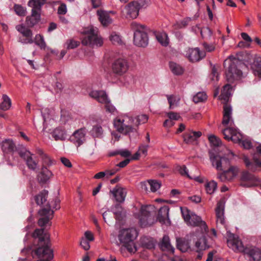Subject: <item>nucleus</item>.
<instances>
[{
  "label": "nucleus",
  "mask_w": 261,
  "mask_h": 261,
  "mask_svg": "<svg viewBox=\"0 0 261 261\" xmlns=\"http://www.w3.org/2000/svg\"><path fill=\"white\" fill-rule=\"evenodd\" d=\"M34 239H38V247L34 253L40 259L37 261H50L54 257L53 250L50 248L48 235L44 233V228L36 229L32 234Z\"/></svg>",
  "instance_id": "f257e3e1"
},
{
  "label": "nucleus",
  "mask_w": 261,
  "mask_h": 261,
  "mask_svg": "<svg viewBox=\"0 0 261 261\" xmlns=\"http://www.w3.org/2000/svg\"><path fill=\"white\" fill-rule=\"evenodd\" d=\"M48 194V191L43 190L34 197L36 204L42 207L38 212L41 217L39 219L38 223L41 227L47 224L53 217L54 212L51 210L50 204L47 200Z\"/></svg>",
  "instance_id": "f03ea898"
},
{
  "label": "nucleus",
  "mask_w": 261,
  "mask_h": 261,
  "mask_svg": "<svg viewBox=\"0 0 261 261\" xmlns=\"http://www.w3.org/2000/svg\"><path fill=\"white\" fill-rule=\"evenodd\" d=\"M224 66L226 68V78L228 82L233 83L235 80H240L242 77L241 69L245 66L242 61L237 58L225 60Z\"/></svg>",
  "instance_id": "7ed1b4c3"
},
{
  "label": "nucleus",
  "mask_w": 261,
  "mask_h": 261,
  "mask_svg": "<svg viewBox=\"0 0 261 261\" xmlns=\"http://www.w3.org/2000/svg\"><path fill=\"white\" fill-rule=\"evenodd\" d=\"M227 243L228 246L235 247L237 250L242 251L247 254L250 257V261H259L261 259L260 249L253 246L244 247L242 242L234 236L230 237Z\"/></svg>",
  "instance_id": "20e7f679"
},
{
  "label": "nucleus",
  "mask_w": 261,
  "mask_h": 261,
  "mask_svg": "<svg viewBox=\"0 0 261 261\" xmlns=\"http://www.w3.org/2000/svg\"><path fill=\"white\" fill-rule=\"evenodd\" d=\"M130 28L134 31V44L139 47H146L148 43L146 27L133 21L130 24Z\"/></svg>",
  "instance_id": "39448f33"
},
{
  "label": "nucleus",
  "mask_w": 261,
  "mask_h": 261,
  "mask_svg": "<svg viewBox=\"0 0 261 261\" xmlns=\"http://www.w3.org/2000/svg\"><path fill=\"white\" fill-rule=\"evenodd\" d=\"M82 43L84 45L91 47L100 46L103 44L101 38L98 35V29L91 27L87 28L84 32Z\"/></svg>",
  "instance_id": "423d86ee"
},
{
  "label": "nucleus",
  "mask_w": 261,
  "mask_h": 261,
  "mask_svg": "<svg viewBox=\"0 0 261 261\" xmlns=\"http://www.w3.org/2000/svg\"><path fill=\"white\" fill-rule=\"evenodd\" d=\"M136 236V230L131 228L121 230L118 238L120 242L123 244V246L127 249L128 251L135 252L137 249L134 243V240Z\"/></svg>",
  "instance_id": "0eeeda50"
},
{
  "label": "nucleus",
  "mask_w": 261,
  "mask_h": 261,
  "mask_svg": "<svg viewBox=\"0 0 261 261\" xmlns=\"http://www.w3.org/2000/svg\"><path fill=\"white\" fill-rule=\"evenodd\" d=\"M128 68L129 64L127 60L123 58L116 59L112 65V72L108 74V80L114 82L118 76L126 73Z\"/></svg>",
  "instance_id": "6e6552de"
},
{
  "label": "nucleus",
  "mask_w": 261,
  "mask_h": 261,
  "mask_svg": "<svg viewBox=\"0 0 261 261\" xmlns=\"http://www.w3.org/2000/svg\"><path fill=\"white\" fill-rule=\"evenodd\" d=\"M45 2L46 0H31L29 2V5L32 7L31 16L27 17V24L29 26L33 27L39 21L41 7Z\"/></svg>",
  "instance_id": "1a4fd4ad"
},
{
  "label": "nucleus",
  "mask_w": 261,
  "mask_h": 261,
  "mask_svg": "<svg viewBox=\"0 0 261 261\" xmlns=\"http://www.w3.org/2000/svg\"><path fill=\"white\" fill-rule=\"evenodd\" d=\"M149 0H135L125 6L127 17L135 19L139 15V10L146 8L149 5Z\"/></svg>",
  "instance_id": "9d476101"
},
{
  "label": "nucleus",
  "mask_w": 261,
  "mask_h": 261,
  "mask_svg": "<svg viewBox=\"0 0 261 261\" xmlns=\"http://www.w3.org/2000/svg\"><path fill=\"white\" fill-rule=\"evenodd\" d=\"M89 94L91 97L96 99L99 102L104 104L107 112L114 113L116 111L115 107L111 103L105 91L93 90Z\"/></svg>",
  "instance_id": "9b49d317"
},
{
  "label": "nucleus",
  "mask_w": 261,
  "mask_h": 261,
  "mask_svg": "<svg viewBox=\"0 0 261 261\" xmlns=\"http://www.w3.org/2000/svg\"><path fill=\"white\" fill-rule=\"evenodd\" d=\"M260 183L259 178L247 170H244L241 173L240 185L244 187L256 186Z\"/></svg>",
  "instance_id": "f8f14e48"
},
{
  "label": "nucleus",
  "mask_w": 261,
  "mask_h": 261,
  "mask_svg": "<svg viewBox=\"0 0 261 261\" xmlns=\"http://www.w3.org/2000/svg\"><path fill=\"white\" fill-rule=\"evenodd\" d=\"M16 29L22 34L19 38V41L23 44H31L34 42L32 31L23 25H17Z\"/></svg>",
  "instance_id": "ddd939ff"
},
{
  "label": "nucleus",
  "mask_w": 261,
  "mask_h": 261,
  "mask_svg": "<svg viewBox=\"0 0 261 261\" xmlns=\"http://www.w3.org/2000/svg\"><path fill=\"white\" fill-rule=\"evenodd\" d=\"M154 210V207L152 205L142 206L140 210L141 215L139 222L141 227H145L148 224V219L151 216V213Z\"/></svg>",
  "instance_id": "4468645a"
},
{
  "label": "nucleus",
  "mask_w": 261,
  "mask_h": 261,
  "mask_svg": "<svg viewBox=\"0 0 261 261\" xmlns=\"http://www.w3.org/2000/svg\"><path fill=\"white\" fill-rule=\"evenodd\" d=\"M209 156L213 166H215L218 170H222L223 164L229 163L227 158L221 157L212 150L209 151Z\"/></svg>",
  "instance_id": "2eb2a0df"
},
{
  "label": "nucleus",
  "mask_w": 261,
  "mask_h": 261,
  "mask_svg": "<svg viewBox=\"0 0 261 261\" xmlns=\"http://www.w3.org/2000/svg\"><path fill=\"white\" fill-rule=\"evenodd\" d=\"M239 168L237 166H230L229 168L222 173L218 174L220 181L225 182L233 179L238 174Z\"/></svg>",
  "instance_id": "dca6fc26"
},
{
  "label": "nucleus",
  "mask_w": 261,
  "mask_h": 261,
  "mask_svg": "<svg viewBox=\"0 0 261 261\" xmlns=\"http://www.w3.org/2000/svg\"><path fill=\"white\" fill-rule=\"evenodd\" d=\"M186 52V56L192 62H197L205 56V53L200 51L197 47L194 48H189Z\"/></svg>",
  "instance_id": "f3484780"
},
{
  "label": "nucleus",
  "mask_w": 261,
  "mask_h": 261,
  "mask_svg": "<svg viewBox=\"0 0 261 261\" xmlns=\"http://www.w3.org/2000/svg\"><path fill=\"white\" fill-rule=\"evenodd\" d=\"M243 160L248 169L252 172H255L258 167H261V160L255 156L253 158V161H251L247 156H244Z\"/></svg>",
  "instance_id": "a211bd4d"
},
{
  "label": "nucleus",
  "mask_w": 261,
  "mask_h": 261,
  "mask_svg": "<svg viewBox=\"0 0 261 261\" xmlns=\"http://www.w3.org/2000/svg\"><path fill=\"white\" fill-rule=\"evenodd\" d=\"M188 224L192 226H199L201 229L202 233L207 232L208 229L205 222L203 221L199 216H198L195 214H192L191 218L188 223Z\"/></svg>",
  "instance_id": "6ab92c4d"
},
{
  "label": "nucleus",
  "mask_w": 261,
  "mask_h": 261,
  "mask_svg": "<svg viewBox=\"0 0 261 261\" xmlns=\"http://www.w3.org/2000/svg\"><path fill=\"white\" fill-rule=\"evenodd\" d=\"M86 132L84 128H81L76 130L70 137L71 141L77 146L82 145L85 141Z\"/></svg>",
  "instance_id": "aec40b11"
},
{
  "label": "nucleus",
  "mask_w": 261,
  "mask_h": 261,
  "mask_svg": "<svg viewBox=\"0 0 261 261\" xmlns=\"http://www.w3.org/2000/svg\"><path fill=\"white\" fill-rule=\"evenodd\" d=\"M114 125L119 132L125 135L127 134L129 132H133L135 129V128L131 126L124 124L123 121H121L120 119L115 120L114 121Z\"/></svg>",
  "instance_id": "412c9836"
},
{
  "label": "nucleus",
  "mask_w": 261,
  "mask_h": 261,
  "mask_svg": "<svg viewBox=\"0 0 261 261\" xmlns=\"http://www.w3.org/2000/svg\"><path fill=\"white\" fill-rule=\"evenodd\" d=\"M97 15L99 21L103 26H108L112 23V19L109 15V13L105 10L99 9L97 11Z\"/></svg>",
  "instance_id": "4be33fe9"
},
{
  "label": "nucleus",
  "mask_w": 261,
  "mask_h": 261,
  "mask_svg": "<svg viewBox=\"0 0 261 261\" xmlns=\"http://www.w3.org/2000/svg\"><path fill=\"white\" fill-rule=\"evenodd\" d=\"M224 205L223 202L219 201L218 202L216 208V215L217 218V223H219L223 225L224 224Z\"/></svg>",
  "instance_id": "5701e85b"
},
{
  "label": "nucleus",
  "mask_w": 261,
  "mask_h": 261,
  "mask_svg": "<svg viewBox=\"0 0 261 261\" xmlns=\"http://www.w3.org/2000/svg\"><path fill=\"white\" fill-rule=\"evenodd\" d=\"M111 192L113 193L117 201L119 202L124 201L126 194L125 189L117 185Z\"/></svg>",
  "instance_id": "b1692460"
},
{
  "label": "nucleus",
  "mask_w": 261,
  "mask_h": 261,
  "mask_svg": "<svg viewBox=\"0 0 261 261\" xmlns=\"http://www.w3.org/2000/svg\"><path fill=\"white\" fill-rule=\"evenodd\" d=\"M202 135L201 132H194L186 133L183 135L184 142L187 144L193 143Z\"/></svg>",
  "instance_id": "393cba45"
},
{
  "label": "nucleus",
  "mask_w": 261,
  "mask_h": 261,
  "mask_svg": "<svg viewBox=\"0 0 261 261\" xmlns=\"http://www.w3.org/2000/svg\"><path fill=\"white\" fill-rule=\"evenodd\" d=\"M169 208L168 206L161 207L158 212L157 220L161 223H165L166 220H169Z\"/></svg>",
  "instance_id": "a878e982"
},
{
  "label": "nucleus",
  "mask_w": 261,
  "mask_h": 261,
  "mask_svg": "<svg viewBox=\"0 0 261 261\" xmlns=\"http://www.w3.org/2000/svg\"><path fill=\"white\" fill-rule=\"evenodd\" d=\"M16 146L12 140L6 139L2 142V149L6 153H11L16 150Z\"/></svg>",
  "instance_id": "bb28decb"
},
{
  "label": "nucleus",
  "mask_w": 261,
  "mask_h": 261,
  "mask_svg": "<svg viewBox=\"0 0 261 261\" xmlns=\"http://www.w3.org/2000/svg\"><path fill=\"white\" fill-rule=\"evenodd\" d=\"M232 109L231 107L226 102L223 106V118L222 123L223 125H227L231 118Z\"/></svg>",
  "instance_id": "cd10ccee"
},
{
  "label": "nucleus",
  "mask_w": 261,
  "mask_h": 261,
  "mask_svg": "<svg viewBox=\"0 0 261 261\" xmlns=\"http://www.w3.org/2000/svg\"><path fill=\"white\" fill-rule=\"evenodd\" d=\"M52 136L55 140H64L67 138L66 131L62 127L56 128L52 133Z\"/></svg>",
  "instance_id": "c85d7f7f"
},
{
  "label": "nucleus",
  "mask_w": 261,
  "mask_h": 261,
  "mask_svg": "<svg viewBox=\"0 0 261 261\" xmlns=\"http://www.w3.org/2000/svg\"><path fill=\"white\" fill-rule=\"evenodd\" d=\"M159 247L162 251H167L173 252V248L172 247L169 238L167 236H164L162 241L159 244Z\"/></svg>",
  "instance_id": "c756f323"
},
{
  "label": "nucleus",
  "mask_w": 261,
  "mask_h": 261,
  "mask_svg": "<svg viewBox=\"0 0 261 261\" xmlns=\"http://www.w3.org/2000/svg\"><path fill=\"white\" fill-rule=\"evenodd\" d=\"M36 152L39 155L42 160V167H46V166H50L51 164V160L49 157L44 152L42 149L37 148Z\"/></svg>",
  "instance_id": "7c9ffc66"
},
{
  "label": "nucleus",
  "mask_w": 261,
  "mask_h": 261,
  "mask_svg": "<svg viewBox=\"0 0 261 261\" xmlns=\"http://www.w3.org/2000/svg\"><path fill=\"white\" fill-rule=\"evenodd\" d=\"M51 175V172L46 167H42L40 173L37 176L38 179L40 182L45 183Z\"/></svg>",
  "instance_id": "2f4dec72"
},
{
  "label": "nucleus",
  "mask_w": 261,
  "mask_h": 261,
  "mask_svg": "<svg viewBox=\"0 0 261 261\" xmlns=\"http://www.w3.org/2000/svg\"><path fill=\"white\" fill-rule=\"evenodd\" d=\"M3 101L0 104V109L3 111H7L9 110L11 106V100L10 97L4 94L2 97Z\"/></svg>",
  "instance_id": "473e14b6"
},
{
  "label": "nucleus",
  "mask_w": 261,
  "mask_h": 261,
  "mask_svg": "<svg viewBox=\"0 0 261 261\" xmlns=\"http://www.w3.org/2000/svg\"><path fill=\"white\" fill-rule=\"evenodd\" d=\"M177 247L182 252H186L190 248L188 242L184 239L178 238L176 240Z\"/></svg>",
  "instance_id": "72a5a7b5"
},
{
  "label": "nucleus",
  "mask_w": 261,
  "mask_h": 261,
  "mask_svg": "<svg viewBox=\"0 0 261 261\" xmlns=\"http://www.w3.org/2000/svg\"><path fill=\"white\" fill-rule=\"evenodd\" d=\"M169 67L171 71L175 75H180L184 72L183 68L176 63L170 62Z\"/></svg>",
  "instance_id": "f704fd0d"
},
{
  "label": "nucleus",
  "mask_w": 261,
  "mask_h": 261,
  "mask_svg": "<svg viewBox=\"0 0 261 261\" xmlns=\"http://www.w3.org/2000/svg\"><path fill=\"white\" fill-rule=\"evenodd\" d=\"M158 41L164 46H166L169 44V38L166 33H161L156 36Z\"/></svg>",
  "instance_id": "c9c22d12"
},
{
  "label": "nucleus",
  "mask_w": 261,
  "mask_h": 261,
  "mask_svg": "<svg viewBox=\"0 0 261 261\" xmlns=\"http://www.w3.org/2000/svg\"><path fill=\"white\" fill-rule=\"evenodd\" d=\"M191 21L190 17H186L181 21H176L173 25L174 29H181L186 28Z\"/></svg>",
  "instance_id": "e433bc0d"
},
{
  "label": "nucleus",
  "mask_w": 261,
  "mask_h": 261,
  "mask_svg": "<svg viewBox=\"0 0 261 261\" xmlns=\"http://www.w3.org/2000/svg\"><path fill=\"white\" fill-rule=\"evenodd\" d=\"M231 86L229 84H226L223 87L222 93L221 94V98L227 101L230 95Z\"/></svg>",
  "instance_id": "4c0bfd02"
},
{
  "label": "nucleus",
  "mask_w": 261,
  "mask_h": 261,
  "mask_svg": "<svg viewBox=\"0 0 261 261\" xmlns=\"http://www.w3.org/2000/svg\"><path fill=\"white\" fill-rule=\"evenodd\" d=\"M195 247L197 248V252L206 249L205 240L203 235L196 242Z\"/></svg>",
  "instance_id": "58836bf2"
},
{
  "label": "nucleus",
  "mask_w": 261,
  "mask_h": 261,
  "mask_svg": "<svg viewBox=\"0 0 261 261\" xmlns=\"http://www.w3.org/2000/svg\"><path fill=\"white\" fill-rule=\"evenodd\" d=\"M217 187V184L214 180H212L207 182L205 185V190L206 191V193L209 194H213L216 190Z\"/></svg>",
  "instance_id": "ea45409f"
},
{
  "label": "nucleus",
  "mask_w": 261,
  "mask_h": 261,
  "mask_svg": "<svg viewBox=\"0 0 261 261\" xmlns=\"http://www.w3.org/2000/svg\"><path fill=\"white\" fill-rule=\"evenodd\" d=\"M34 42L41 49H45L46 44L44 40L43 37L42 35L40 34L36 35Z\"/></svg>",
  "instance_id": "a19ab883"
},
{
  "label": "nucleus",
  "mask_w": 261,
  "mask_h": 261,
  "mask_svg": "<svg viewBox=\"0 0 261 261\" xmlns=\"http://www.w3.org/2000/svg\"><path fill=\"white\" fill-rule=\"evenodd\" d=\"M233 132H236V128L233 127H229L223 129L222 133L224 135V138L227 140H230V136L232 135Z\"/></svg>",
  "instance_id": "79ce46f5"
},
{
  "label": "nucleus",
  "mask_w": 261,
  "mask_h": 261,
  "mask_svg": "<svg viewBox=\"0 0 261 261\" xmlns=\"http://www.w3.org/2000/svg\"><path fill=\"white\" fill-rule=\"evenodd\" d=\"M207 99V96L204 92H198L193 97V101L195 103L202 102Z\"/></svg>",
  "instance_id": "37998d69"
},
{
  "label": "nucleus",
  "mask_w": 261,
  "mask_h": 261,
  "mask_svg": "<svg viewBox=\"0 0 261 261\" xmlns=\"http://www.w3.org/2000/svg\"><path fill=\"white\" fill-rule=\"evenodd\" d=\"M25 162L29 169L34 171L37 169L38 162L33 160L32 155Z\"/></svg>",
  "instance_id": "c03bdc74"
},
{
  "label": "nucleus",
  "mask_w": 261,
  "mask_h": 261,
  "mask_svg": "<svg viewBox=\"0 0 261 261\" xmlns=\"http://www.w3.org/2000/svg\"><path fill=\"white\" fill-rule=\"evenodd\" d=\"M230 140L234 143H241L242 140V135L239 131L236 128V132H233L230 136Z\"/></svg>",
  "instance_id": "a18cd8bd"
},
{
  "label": "nucleus",
  "mask_w": 261,
  "mask_h": 261,
  "mask_svg": "<svg viewBox=\"0 0 261 261\" xmlns=\"http://www.w3.org/2000/svg\"><path fill=\"white\" fill-rule=\"evenodd\" d=\"M91 132L94 137H99L102 134L103 130L101 126L96 125L93 126Z\"/></svg>",
  "instance_id": "49530a36"
},
{
  "label": "nucleus",
  "mask_w": 261,
  "mask_h": 261,
  "mask_svg": "<svg viewBox=\"0 0 261 261\" xmlns=\"http://www.w3.org/2000/svg\"><path fill=\"white\" fill-rule=\"evenodd\" d=\"M150 183V191L152 192H156L161 186L160 182H158L155 180H149Z\"/></svg>",
  "instance_id": "de8ad7c7"
},
{
  "label": "nucleus",
  "mask_w": 261,
  "mask_h": 261,
  "mask_svg": "<svg viewBox=\"0 0 261 261\" xmlns=\"http://www.w3.org/2000/svg\"><path fill=\"white\" fill-rule=\"evenodd\" d=\"M181 211L182 217L185 221L188 224L189 221L190 220V219L191 218L192 214H193V213H191L186 208L184 209L181 208Z\"/></svg>",
  "instance_id": "09e8293b"
},
{
  "label": "nucleus",
  "mask_w": 261,
  "mask_h": 261,
  "mask_svg": "<svg viewBox=\"0 0 261 261\" xmlns=\"http://www.w3.org/2000/svg\"><path fill=\"white\" fill-rule=\"evenodd\" d=\"M208 140L211 143L215 146H219L222 143L221 140L214 135L210 136L208 137Z\"/></svg>",
  "instance_id": "8fccbe9b"
},
{
  "label": "nucleus",
  "mask_w": 261,
  "mask_h": 261,
  "mask_svg": "<svg viewBox=\"0 0 261 261\" xmlns=\"http://www.w3.org/2000/svg\"><path fill=\"white\" fill-rule=\"evenodd\" d=\"M14 9L16 13L19 16H24L26 13L25 8L19 5H15Z\"/></svg>",
  "instance_id": "3c124183"
},
{
  "label": "nucleus",
  "mask_w": 261,
  "mask_h": 261,
  "mask_svg": "<svg viewBox=\"0 0 261 261\" xmlns=\"http://www.w3.org/2000/svg\"><path fill=\"white\" fill-rule=\"evenodd\" d=\"M177 170L182 176H186L189 178H191L190 176L188 174V170L185 165L178 166L176 168Z\"/></svg>",
  "instance_id": "603ef678"
},
{
  "label": "nucleus",
  "mask_w": 261,
  "mask_h": 261,
  "mask_svg": "<svg viewBox=\"0 0 261 261\" xmlns=\"http://www.w3.org/2000/svg\"><path fill=\"white\" fill-rule=\"evenodd\" d=\"M210 76L212 81L219 80L218 68L216 66L213 67Z\"/></svg>",
  "instance_id": "864d4df0"
},
{
  "label": "nucleus",
  "mask_w": 261,
  "mask_h": 261,
  "mask_svg": "<svg viewBox=\"0 0 261 261\" xmlns=\"http://www.w3.org/2000/svg\"><path fill=\"white\" fill-rule=\"evenodd\" d=\"M253 73L255 75H257L261 78V63H256L253 67Z\"/></svg>",
  "instance_id": "5fc2aeb1"
},
{
  "label": "nucleus",
  "mask_w": 261,
  "mask_h": 261,
  "mask_svg": "<svg viewBox=\"0 0 261 261\" xmlns=\"http://www.w3.org/2000/svg\"><path fill=\"white\" fill-rule=\"evenodd\" d=\"M141 188L142 190L145 191L146 192H150V183L149 180L143 182H141L140 183Z\"/></svg>",
  "instance_id": "6e6d98bb"
},
{
  "label": "nucleus",
  "mask_w": 261,
  "mask_h": 261,
  "mask_svg": "<svg viewBox=\"0 0 261 261\" xmlns=\"http://www.w3.org/2000/svg\"><path fill=\"white\" fill-rule=\"evenodd\" d=\"M110 40L113 44H120L121 42L120 36L115 33L111 34L110 36Z\"/></svg>",
  "instance_id": "4d7b16f0"
},
{
  "label": "nucleus",
  "mask_w": 261,
  "mask_h": 261,
  "mask_svg": "<svg viewBox=\"0 0 261 261\" xmlns=\"http://www.w3.org/2000/svg\"><path fill=\"white\" fill-rule=\"evenodd\" d=\"M18 154L25 161L32 155L30 151L27 150H20L18 151Z\"/></svg>",
  "instance_id": "13d9d810"
},
{
  "label": "nucleus",
  "mask_w": 261,
  "mask_h": 261,
  "mask_svg": "<svg viewBox=\"0 0 261 261\" xmlns=\"http://www.w3.org/2000/svg\"><path fill=\"white\" fill-rule=\"evenodd\" d=\"M67 12L66 5L64 3H61L58 9L59 14L64 15Z\"/></svg>",
  "instance_id": "bf43d9fd"
},
{
  "label": "nucleus",
  "mask_w": 261,
  "mask_h": 261,
  "mask_svg": "<svg viewBox=\"0 0 261 261\" xmlns=\"http://www.w3.org/2000/svg\"><path fill=\"white\" fill-rule=\"evenodd\" d=\"M148 120V117L146 115H141L137 117V121L138 122V124L140 123H144L146 122Z\"/></svg>",
  "instance_id": "052dcab7"
},
{
  "label": "nucleus",
  "mask_w": 261,
  "mask_h": 261,
  "mask_svg": "<svg viewBox=\"0 0 261 261\" xmlns=\"http://www.w3.org/2000/svg\"><path fill=\"white\" fill-rule=\"evenodd\" d=\"M80 44V42L73 40H70L67 44L68 49H73L77 47Z\"/></svg>",
  "instance_id": "680f3d73"
},
{
  "label": "nucleus",
  "mask_w": 261,
  "mask_h": 261,
  "mask_svg": "<svg viewBox=\"0 0 261 261\" xmlns=\"http://www.w3.org/2000/svg\"><path fill=\"white\" fill-rule=\"evenodd\" d=\"M240 144H241L245 149H250L252 147V143L251 141L247 139L243 140H242Z\"/></svg>",
  "instance_id": "e2e57ef3"
},
{
  "label": "nucleus",
  "mask_w": 261,
  "mask_h": 261,
  "mask_svg": "<svg viewBox=\"0 0 261 261\" xmlns=\"http://www.w3.org/2000/svg\"><path fill=\"white\" fill-rule=\"evenodd\" d=\"M81 246L83 247V248L85 250H88L89 249L90 246V245H89V243L88 242V241L84 239V238H83L82 240H81Z\"/></svg>",
  "instance_id": "0e129e2a"
},
{
  "label": "nucleus",
  "mask_w": 261,
  "mask_h": 261,
  "mask_svg": "<svg viewBox=\"0 0 261 261\" xmlns=\"http://www.w3.org/2000/svg\"><path fill=\"white\" fill-rule=\"evenodd\" d=\"M168 118L172 120H177L179 119L180 116L177 113L170 112L167 114Z\"/></svg>",
  "instance_id": "69168bd1"
},
{
  "label": "nucleus",
  "mask_w": 261,
  "mask_h": 261,
  "mask_svg": "<svg viewBox=\"0 0 261 261\" xmlns=\"http://www.w3.org/2000/svg\"><path fill=\"white\" fill-rule=\"evenodd\" d=\"M167 99L169 104V108L170 109H173L175 102V97L174 95H167Z\"/></svg>",
  "instance_id": "338daca9"
},
{
  "label": "nucleus",
  "mask_w": 261,
  "mask_h": 261,
  "mask_svg": "<svg viewBox=\"0 0 261 261\" xmlns=\"http://www.w3.org/2000/svg\"><path fill=\"white\" fill-rule=\"evenodd\" d=\"M212 33L211 30L208 28H204L201 30V35L203 38L204 35H207L208 37H211Z\"/></svg>",
  "instance_id": "774afa93"
}]
</instances>
